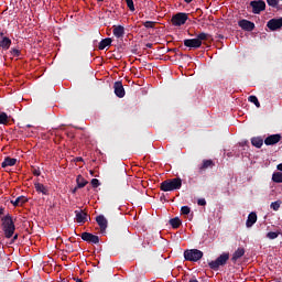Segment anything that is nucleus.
<instances>
[{
	"label": "nucleus",
	"mask_w": 282,
	"mask_h": 282,
	"mask_svg": "<svg viewBox=\"0 0 282 282\" xmlns=\"http://www.w3.org/2000/svg\"><path fill=\"white\" fill-rule=\"evenodd\" d=\"M145 47H147V48H153V43H147V44H145Z\"/></svg>",
	"instance_id": "nucleus-42"
},
{
	"label": "nucleus",
	"mask_w": 282,
	"mask_h": 282,
	"mask_svg": "<svg viewBox=\"0 0 282 282\" xmlns=\"http://www.w3.org/2000/svg\"><path fill=\"white\" fill-rule=\"evenodd\" d=\"M256 221H257V214L252 212L249 214V217H247V221H246L247 228L253 227Z\"/></svg>",
	"instance_id": "nucleus-21"
},
{
	"label": "nucleus",
	"mask_w": 282,
	"mask_h": 282,
	"mask_svg": "<svg viewBox=\"0 0 282 282\" xmlns=\"http://www.w3.org/2000/svg\"><path fill=\"white\" fill-rule=\"evenodd\" d=\"M76 214V223L85 224L87 221V214L83 210H75Z\"/></svg>",
	"instance_id": "nucleus-17"
},
{
	"label": "nucleus",
	"mask_w": 282,
	"mask_h": 282,
	"mask_svg": "<svg viewBox=\"0 0 282 282\" xmlns=\"http://www.w3.org/2000/svg\"><path fill=\"white\" fill-rule=\"evenodd\" d=\"M189 282H199L198 280H189Z\"/></svg>",
	"instance_id": "nucleus-48"
},
{
	"label": "nucleus",
	"mask_w": 282,
	"mask_h": 282,
	"mask_svg": "<svg viewBox=\"0 0 282 282\" xmlns=\"http://www.w3.org/2000/svg\"><path fill=\"white\" fill-rule=\"evenodd\" d=\"M9 55L13 58H20L21 57V51L17 47H12L11 51H9Z\"/></svg>",
	"instance_id": "nucleus-29"
},
{
	"label": "nucleus",
	"mask_w": 282,
	"mask_h": 282,
	"mask_svg": "<svg viewBox=\"0 0 282 282\" xmlns=\"http://www.w3.org/2000/svg\"><path fill=\"white\" fill-rule=\"evenodd\" d=\"M215 166V163L213 160L207 159V160H203V163L200 166H198V172L202 173L204 171H206L207 169H212Z\"/></svg>",
	"instance_id": "nucleus-15"
},
{
	"label": "nucleus",
	"mask_w": 282,
	"mask_h": 282,
	"mask_svg": "<svg viewBox=\"0 0 282 282\" xmlns=\"http://www.w3.org/2000/svg\"><path fill=\"white\" fill-rule=\"evenodd\" d=\"M10 123V117L7 112H0V124L8 126Z\"/></svg>",
	"instance_id": "nucleus-27"
},
{
	"label": "nucleus",
	"mask_w": 282,
	"mask_h": 282,
	"mask_svg": "<svg viewBox=\"0 0 282 282\" xmlns=\"http://www.w3.org/2000/svg\"><path fill=\"white\" fill-rule=\"evenodd\" d=\"M238 26H240L242 31H247V32L254 31V29H256L254 23L249 20L238 21Z\"/></svg>",
	"instance_id": "nucleus-8"
},
{
	"label": "nucleus",
	"mask_w": 282,
	"mask_h": 282,
	"mask_svg": "<svg viewBox=\"0 0 282 282\" xmlns=\"http://www.w3.org/2000/svg\"><path fill=\"white\" fill-rule=\"evenodd\" d=\"M282 26V18L280 19H272L267 22V28L270 29V31H278Z\"/></svg>",
	"instance_id": "nucleus-10"
},
{
	"label": "nucleus",
	"mask_w": 282,
	"mask_h": 282,
	"mask_svg": "<svg viewBox=\"0 0 282 282\" xmlns=\"http://www.w3.org/2000/svg\"><path fill=\"white\" fill-rule=\"evenodd\" d=\"M197 205L198 206H206V199L205 198H198L197 199Z\"/></svg>",
	"instance_id": "nucleus-40"
},
{
	"label": "nucleus",
	"mask_w": 282,
	"mask_h": 282,
	"mask_svg": "<svg viewBox=\"0 0 282 282\" xmlns=\"http://www.w3.org/2000/svg\"><path fill=\"white\" fill-rule=\"evenodd\" d=\"M96 221L98 224V227H100V232L105 234L106 229H107V226H108V221H107L106 217L102 216V215L97 216Z\"/></svg>",
	"instance_id": "nucleus-13"
},
{
	"label": "nucleus",
	"mask_w": 282,
	"mask_h": 282,
	"mask_svg": "<svg viewBox=\"0 0 282 282\" xmlns=\"http://www.w3.org/2000/svg\"><path fill=\"white\" fill-rule=\"evenodd\" d=\"M2 231H3L4 238L7 239H11L12 236H14L15 224H14V220H12V217L10 215H7L2 218Z\"/></svg>",
	"instance_id": "nucleus-2"
},
{
	"label": "nucleus",
	"mask_w": 282,
	"mask_h": 282,
	"mask_svg": "<svg viewBox=\"0 0 282 282\" xmlns=\"http://www.w3.org/2000/svg\"><path fill=\"white\" fill-rule=\"evenodd\" d=\"M28 203V198L25 196H19L15 200H11L13 207H20Z\"/></svg>",
	"instance_id": "nucleus-22"
},
{
	"label": "nucleus",
	"mask_w": 282,
	"mask_h": 282,
	"mask_svg": "<svg viewBox=\"0 0 282 282\" xmlns=\"http://www.w3.org/2000/svg\"><path fill=\"white\" fill-rule=\"evenodd\" d=\"M276 170L282 172V163L276 165Z\"/></svg>",
	"instance_id": "nucleus-43"
},
{
	"label": "nucleus",
	"mask_w": 282,
	"mask_h": 282,
	"mask_svg": "<svg viewBox=\"0 0 282 282\" xmlns=\"http://www.w3.org/2000/svg\"><path fill=\"white\" fill-rule=\"evenodd\" d=\"M188 21V14L185 12H177L175 15H172L171 22L173 26H182Z\"/></svg>",
	"instance_id": "nucleus-5"
},
{
	"label": "nucleus",
	"mask_w": 282,
	"mask_h": 282,
	"mask_svg": "<svg viewBox=\"0 0 282 282\" xmlns=\"http://www.w3.org/2000/svg\"><path fill=\"white\" fill-rule=\"evenodd\" d=\"M127 3V8L131 11L134 12L135 8H134V1L133 0H126Z\"/></svg>",
	"instance_id": "nucleus-33"
},
{
	"label": "nucleus",
	"mask_w": 282,
	"mask_h": 282,
	"mask_svg": "<svg viewBox=\"0 0 282 282\" xmlns=\"http://www.w3.org/2000/svg\"><path fill=\"white\" fill-rule=\"evenodd\" d=\"M6 37L4 32H0V39Z\"/></svg>",
	"instance_id": "nucleus-46"
},
{
	"label": "nucleus",
	"mask_w": 282,
	"mask_h": 282,
	"mask_svg": "<svg viewBox=\"0 0 282 282\" xmlns=\"http://www.w3.org/2000/svg\"><path fill=\"white\" fill-rule=\"evenodd\" d=\"M17 159H11L10 156H7L3 159V162L1 163L2 169H7L8 166H15Z\"/></svg>",
	"instance_id": "nucleus-19"
},
{
	"label": "nucleus",
	"mask_w": 282,
	"mask_h": 282,
	"mask_svg": "<svg viewBox=\"0 0 282 282\" xmlns=\"http://www.w3.org/2000/svg\"><path fill=\"white\" fill-rule=\"evenodd\" d=\"M76 183H77V188H84L87 185V181L80 175L78 174L76 177Z\"/></svg>",
	"instance_id": "nucleus-25"
},
{
	"label": "nucleus",
	"mask_w": 282,
	"mask_h": 282,
	"mask_svg": "<svg viewBox=\"0 0 282 282\" xmlns=\"http://www.w3.org/2000/svg\"><path fill=\"white\" fill-rule=\"evenodd\" d=\"M102 1H105V0H97V2H102Z\"/></svg>",
	"instance_id": "nucleus-52"
},
{
	"label": "nucleus",
	"mask_w": 282,
	"mask_h": 282,
	"mask_svg": "<svg viewBox=\"0 0 282 282\" xmlns=\"http://www.w3.org/2000/svg\"><path fill=\"white\" fill-rule=\"evenodd\" d=\"M32 173H33L34 176L40 177L41 176L40 167H33Z\"/></svg>",
	"instance_id": "nucleus-39"
},
{
	"label": "nucleus",
	"mask_w": 282,
	"mask_h": 282,
	"mask_svg": "<svg viewBox=\"0 0 282 282\" xmlns=\"http://www.w3.org/2000/svg\"><path fill=\"white\" fill-rule=\"evenodd\" d=\"M267 4L271 8H276L279 6V0H267Z\"/></svg>",
	"instance_id": "nucleus-37"
},
{
	"label": "nucleus",
	"mask_w": 282,
	"mask_h": 282,
	"mask_svg": "<svg viewBox=\"0 0 282 282\" xmlns=\"http://www.w3.org/2000/svg\"><path fill=\"white\" fill-rule=\"evenodd\" d=\"M76 282H83L80 279H77Z\"/></svg>",
	"instance_id": "nucleus-50"
},
{
	"label": "nucleus",
	"mask_w": 282,
	"mask_h": 282,
	"mask_svg": "<svg viewBox=\"0 0 282 282\" xmlns=\"http://www.w3.org/2000/svg\"><path fill=\"white\" fill-rule=\"evenodd\" d=\"M170 225L173 229H178L182 225L180 217H174L170 220Z\"/></svg>",
	"instance_id": "nucleus-28"
},
{
	"label": "nucleus",
	"mask_w": 282,
	"mask_h": 282,
	"mask_svg": "<svg viewBox=\"0 0 282 282\" xmlns=\"http://www.w3.org/2000/svg\"><path fill=\"white\" fill-rule=\"evenodd\" d=\"M156 22L153 21H145L143 22V26H145V29H154Z\"/></svg>",
	"instance_id": "nucleus-34"
},
{
	"label": "nucleus",
	"mask_w": 282,
	"mask_h": 282,
	"mask_svg": "<svg viewBox=\"0 0 282 282\" xmlns=\"http://www.w3.org/2000/svg\"><path fill=\"white\" fill-rule=\"evenodd\" d=\"M76 162H83V158L80 156L76 158Z\"/></svg>",
	"instance_id": "nucleus-45"
},
{
	"label": "nucleus",
	"mask_w": 282,
	"mask_h": 282,
	"mask_svg": "<svg viewBox=\"0 0 282 282\" xmlns=\"http://www.w3.org/2000/svg\"><path fill=\"white\" fill-rule=\"evenodd\" d=\"M32 127V124H26V128H31Z\"/></svg>",
	"instance_id": "nucleus-49"
},
{
	"label": "nucleus",
	"mask_w": 282,
	"mask_h": 282,
	"mask_svg": "<svg viewBox=\"0 0 282 282\" xmlns=\"http://www.w3.org/2000/svg\"><path fill=\"white\" fill-rule=\"evenodd\" d=\"M210 39V35L208 33H205V32H200L197 34L196 39L198 42H206Z\"/></svg>",
	"instance_id": "nucleus-26"
},
{
	"label": "nucleus",
	"mask_w": 282,
	"mask_h": 282,
	"mask_svg": "<svg viewBox=\"0 0 282 282\" xmlns=\"http://www.w3.org/2000/svg\"><path fill=\"white\" fill-rule=\"evenodd\" d=\"M250 8H252L253 14H260L262 11H265L264 0H252L250 1Z\"/></svg>",
	"instance_id": "nucleus-6"
},
{
	"label": "nucleus",
	"mask_w": 282,
	"mask_h": 282,
	"mask_svg": "<svg viewBox=\"0 0 282 282\" xmlns=\"http://www.w3.org/2000/svg\"><path fill=\"white\" fill-rule=\"evenodd\" d=\"M189 213H191L189 206H186V205H185V206H182V207H181V214H182V215H185V216H186V215H189Z\"/></svg>",
	"instance_id": "nucleus-36"
},
{
	"label": "nucleus",
	"mask_w": 282,
	"mask_h": 282,
	"mask_svg": "<svg viewBox=\"0 0 282 282\" xmlns=\"http://www.w3.org/2000/svg\"><path fill=\"white\" fill-rule=\"evenodd\" d=\"M82 239L83 241L93 245H97L100 242V238L91 232H82Z\"/></svg>",
	"instance_id": "nucleus-7"
},
{
	"label": "nucleus",
	"mask_w": 282,
	"mask_h": 282,
	"mask_svg": "<svg viewBox=\"0 0 282 282\" xmlns=\"http://www.w3.org/2000/svg\"><path fill=\"white\" fill-rule=\"evenodd\" d=\"M36 193H42L44 196L50 195V189L42 183H35Z\"/></svg>",
	"instance_id": "nucleus-20"
},
{
	"label": "nucleus",
	"mask_w": 282,
	"mask_h": 282,
	"mask_svg": "<svg viewBox=\"0 0 282 282\" xmlns=\"http://www.w3.org/2000/svg\"><path fill=\"white\" fill-rule=\"evenodd\" d=\"M77 189H82V187L76 186L75 188L72 189V193L75 194L77 192Z\"/></svg>",
	"instance_id": "nucleus-44"
},
{
	"label": "nucleus",
	"mask_w": 282,
	"mask_h": 282,
	"mask_svg": "<svg viewBox=\"0 0 282 282\" xmlns=\"http://www.w3.org/2000/svg\"><path fill=\"white\" fill-rule=\"evenodd\" d=\"M249 101H250L251 104H254L257 108H260V107H261L259 99H258L254 95H251V96L249 97Z\"/></svg>",
	"instance_id": "nucleus-32"
},
{
	"label": "nucleus",
	"mask_w": 282,
	"mask_h": 282,
	"mask_svg": "<svg viewBox=\"0 0 282 282\" xmlns=\"http://www.w3.org/2000/svg\"><path fill=\"white\" fill-rule=\"evenodd\" d=\"M175 51H176V48H172V50H171V52H175Z\"/></svg>",
	"instance_id": "nucleus-51"
},
{
	"label": "nucleus",
	"mask_w": 282,
	"mask_h": 282,
	"mask_svg": "<svg viewBox=\"0 0 282 282\" xmlns=\"http://www.w3.org/2000/svg\"><path fill=\"white\" fill-rule=\"evenodd\" d=\"M272 182H274L276 184H281L282 183V173L274 172V174H272Z\"/></svg>",
	"instance_id": "nucleus-30"
},
{
	"label": "nucleus",
	"mask_w": 282,
	"mask_h": 282,
	"mask_svg": "<svg viewBox=\"0 0 282 282\" xmlns=\"http://www.w3.org/2000/svg\"><path fill=\"white\" fill-rule=\"evenodd\" d=\"M263 138L261 137H254L251 139V144L252 147H256L257 149H260L261 147H263Z\"/></svg>",
	"instance_id": "nucleus-23"
},
{
	"label": "nucleus",
	"mask_w": 282,
	"mask_h": 282,
	"mask_svg": "<svg viewBox=\"0 0 282 282\" xmlns=\"http://www.w3.org/2000/svg\"><path fill=\"white\" fill-rule=\"evenodd\" d=\"M112 34L117 39L124 37V34H126L124 26H122V25H113L112 26Z\"/></svg>",
	"instance_id": "nucleus-14"
},
{
	"label": "nucleus",
	"mask_w": 282,
	"mask_h": 282,
	"mask_svg": "<svg viewBox=\"0 0 282 282\" xmlns=\"http://www.w3.org/2000/svg\"><path fill=\"white\" fill-rule=\"evenodd\" d=\"M62 282H67L66 280H62Z\"/></svg>",
	"instance_id": "nucleus-53"
},
{
	"label": "nucleus",
	"mask_w": 282,
	"mask_h": 282,
	"mask_svg": "<svg viewBox=\"0 0 282 282\" xmlns=\"http://www.w3.org/2000/svg\"><path fill=\"white\" fill-rule=\"evenodd\" d=\"M281 204H282L281 200L272 202L270 205V208L274 212H279Z\"/></svg>",
	"instance_id": "nucleus-31"
},
{
	"label": "nucleus",
	"mask_w": 282,
	"mask_h": 282,
	"mask_svg": "<svg viewBox=\"0 0 282 282\" xmlns=\"http://www.w3.org/2000/svg\"><path fill=\"white\" fill-rule=\"evenodd\" d=\"M182 187V178H167L161 183L159 188H161L162 192H174L177 189H181Z\"/></svg>",
	"instance_id": "nucleus-1"
},
{
	"label": "nucleus",
	"mask_w": 282,
	"mask_h": 282,
	"mask_svg": "<svg viewBox=\"0 0 282 282\" xmlns=\"http://www.w3.org/2000/svg\"><path fill=\"white\" fill-rule=\"evenodd\" d=\"M111 43H112V40L110 37L104 39V40H101L100 43H98V50L102 51L107 46H110Z\"/></svg>",
	"instance_id": "nucleus-24"
},
{
	"label": "nucleus",
	"mask_w": 282,
	"mask_h": 282,
	"mask_svg": "<svg viewBox=\"0 0 282 282\" xmlns=\"http://www.w3.org/2000/svg\"><path fill=\"white\" fill-rule=\"evenodd\" d=\"M183 257L186 261L198 262L204 257V252L198 249H191L183 252Z\"/></svg>",
	"instance_id": "nucleus-4"
},
{
	"label": "nucleus",
	"mask_w": 282,
	"mask_h": 282,
	"mask_svg": "<svg viewBox=\"0 0 282 282\" xmlns=\"http://www.w3.org/2000/svg\"><path fill=\"white\" fill-rule=\"evenodd\" d=\"M12 45V42L10 40V37L8 36H2V39H0V47L4 51L10 50V46Z\"/></svg>",
	"instance_id": "nucleus-18"
},
{
	"label": "nucleus",
	"mask_w": 282,
	"mask_h": 282,
	"mask_svg": "<svg viewBox=\"0 0 282 282\" xmlns=\"http://www.w3.org/2000/svg\"><path fill=\"white\" fill-rule=\"evenodd\" d=\"M91 186H93V188L99 187L100 186L99 180L98 178H93L91 180Z\"/></svg>",
	"instance_id": "nucleus-38"
},
{
	"label": "nucleus",
	"mask_w": 282,
	"mask_h": 282,
	"mask_svg": "<svg viewBox=\"0 0 282 282\" xmlns=\"http://www.w3.org/2000/svg\"><path fill=\"white\" fill-rule=\"evenodd\" d=\"M279 235H280V232L270 231V232H267V238L273 240V239L279 238Z\"/></svg>",
	"instance_id": "nucleus-35"
},
{
	"label": "nucleus",
	"mask_w": 282,
	"mask_h": 282,
	"mask_svg": "<svg viewBox=\"0 0 282 282\" xmlns=\"http://www.w3.org/2000/svg\"><path fill=\"white\" fill-rule=\"evenodd\" d=\"M183 45L187 48L198 50L202 46V42L197 39H191L183 41Z\"/></svg>",
	"instance_id": "nucleus-11"
},
{
	"label": "nucleus",
	"mask_w": 282,
	"mask_h": 282,
	"mask_svg": "<svg viewBox=\"0 0 282 282\" xmlns=\"http://www.w3.org/2000/svg\"><path fill=\"white\" fill-rule=\"evenodd\" d=\"M185 3H191L193 0H184Z\"/></svg>",
	"instance_id": "nucleus-47"
},
{
	"label": "nucleus",
	"mask_w": 282,
	"mask_h": 282,
	"mask_svg": "<svg viewBox=\"0 0 282 282\" xmlns=\"http://www.w3.org/2000/svg\"><path fill=\"white\" fill-rule=\"evenodd\" d=\"M113 94H116L118 98H124L126 90L121 82L113 83Z\"/></svg>",
	"instance_id": "nucleus-9"
},
{
	"label": "nucleus",
	"mask_w": 282,
	"mask_h": 282,
	"mask_svg": "<svg viewBox=\"0 0 282 282\" xmlns=\"http://www.w3.org/2000/svg\"><path fill=\"white\" fill-rule=\"evenodd\" d=\"M280 141H281L280 134H272V135L265 138L264 144L267 147H272V145H275L276 143H279Z\"/></svg>",
	"instance_id": "nucleus-12"
},
{
	"label": "nucleus",
	"mask_w": 282,
	"mask_h": 282,
	"mask_svg": "<svg viewBox=\"0 0 282 282\" xmlns=\"http://www.w3.org/2000/svg\"><path fill=\"white\" fill-rule=\"evenodd\" d=\"M246 253V250L243 248H238L231 257V262L236 263L240 258H242Z\"/></svg>",
	"instance_id": "nucleus-16"
},
{
	"label": "nucleus",
	"mask_w": 282,
	"mask_h": 282,
	"mask_svg": "<svg viewBox=\"0 0 282 282\" xmlns=\"http://www.w3.org/2000/svg\"><path fill=\"white\" fill-rule=\"evenodd\" d=\"M230 259V253L229 252H223L220 256L217 257L216 260H212L209 262V268L210 270L218 271L220 267H225Z\"/></svg>",
	"instance_id": "nucleus-3"
},
{
	"label": "nucleus",
	"mask_w": 282,
	"mask_h": 282,
	"mask_svg": "<svg viewBox=\"0 0 282 282\" xmlns=\"http://www.w3.org/2000/svg\"><path fill=\"white\" fill-rule=\"evenodd\" d=\"M19 239V234L13 235L12 237V243H14Z\"/></svg>",
	"instance_id": "nucleus-41"
}]
</instances>
